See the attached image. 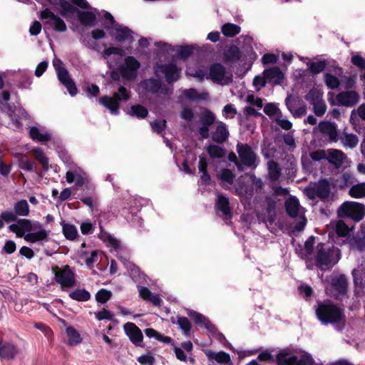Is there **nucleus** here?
I'll return each mask as SVG.
<instances>
[{"label": "nucleus", "mask_w": 365, "mask_h": 365, "mask_svg": "<svg viewBox=\"0 0 365 365\" xmlns=\"http://www.w3.org/2000/svg\"><path fill=\"white\" fill-rule=\"evenodd\" d=\"M316 315L324 324L340 325L341 328L344 327L346 317L344 310L330 300L318 302Z\"/></svg>", "instance_id": "1"}, {"label": "nucleus", "mask_w": 365, "mask_h": 365, "mask_svg": "<svg viewBox=\"0 0 365 365\" xmlns=\"http://www.w3.org/2000/svg\"><path fill=\"white\" fill-rule=\"evenodd\" d=\"M62 11H59V14L66 18L72 17L76 14L79 22L85 26H93L96 24V16L89 11H81L77 7L73 6L68 1H63L61 4Z\"/></svg>", "instance_id": "2"}, {"label": "nucleus", "mask_w": 365, "mask_h": 365, "mask_svg": "<svg viewBox=\"0 0 365 365\" xmlns=\"http://www.w3.org/2000/svg\"><path fill=\"white\" fill-rule=\"evenodd\" d=\"M337 216L340 218H349L354 222H360L365 216V205L357 202L346 201L339 207Z\"/></svg>", "instance_id": "3"}, {"label": "nucleus", "mask_w": 365, "mask_h": 365, "mask_svg": "<svg viewBox=\"0 0 365 365\" xmlns=\"http://www.w3.org/2000/svg\"><path fill=\"white\" fill-rule=\"evenodd\" d=\"M52 272L55 275L56 282L61 286L63 289L76 286V274L69 265L66 264L61 268L56 265L52 267Z\"/></svg>", "instance_id": "4"}, {"label": "nucleus", "mask_w": 365, "mask_h": 365, "mask_svg": "<svg viewBox=\"0 0 365 365\" xmlns=\"http://www.w3.org/2000/svg\"><path fill=\"white\" fill-rule=\"evenodd\" d=\"M325 244L320 242L317 246L316 265L322 270L332 267L335 264L334 262V251L329 248H324Z\"/></svg>", "instance_id": "5"}, {"label": "nucleus", "mask_w": 365, "mask_h": 365, "mask_svg": "<svg viewBox=\"0 0 365 365\" xmlns=\"http://www.w3.org/2000/svg\"><path fill=\"white\" fill-rule=\"evenodd\" d=\"M209 77L215 83L224 85L232 81V74L226 72L225 66L220 63H213L209 68Z\"/></svg>", "instance_id": "6"}, {"label": "nucleus", "mask_w": 365, "mask_h": 365, "mask_svg": "<svg viewBox=\"0 0 365 365\" xmlns=\"http://www.w3.org/2000/svg\"><path fill=\"white\" fill-rule=\"evenodd\" d=\"M39 18L44 21L45 25L49 26L56 32H65L67 30L65 21L48 8L41 11Z\"/></svg>", "instance_id": "7"}, {"label": "nucleus", "mask_w": 365, "mask_h": 365, "mask_svg": "<svg viewBox=\"0 0 365 365\" xmlns=\"http://www.w3.org/2000/svg\"><path fill=\"white\" fill-rule=\"evenodd\" d=\"M330 190V183L328 180L321 179L314 186L306 188L305 191L307 197L311 200L319 197L324 200L329 197Z\"/></svg>", "instance_id": "8"}, {"label": "nucleus", "mask_w": 365, "mask_h": 365, "mask_svg": "<svg viewBox=\"0 0 365 365\" xmlns=\"http://www.w3.org/2000/svg\"><path fill=\"white\" fill-rule=\"evenodd\" d=\"M330 285V292L334 299L341 300L346 295L348 282L344 274L332 278Z\"/></svg>", "instance_id": "9"}, {"label": "nucleus", "mask_w": 365, "mask_h": 365, "mask_svg": "<svg viewBox=\"0 0 365 365\" xmlns=\"http://www.w3.org/2000/svg\"><path fill=\"white\" fill-rule=\"evenodd\" d=\"M237 151L244 165L252 167L255 165L257 155L248 144L237 143Z\"/></svg>", "instance_id": "10"}, {"label": "nucleus", "mask_w": 365, "mask_h": 365, "mask_svg": "<svg viewBox=\"0 0 365 365\" xmlns=\"http://www.w3.org/2000/svg\"><path fill=\"white\" fill-rule=\"evenodd\" d=\"M215 209L218 214L221 212V216L224 221H230L232 218V209L230 206L229 198L222 194H219L215 204Z\"/></svg>", "instance_id": "11"}, {"label": "nucleus", "mask_w": 365, "mask_h": 365, "mask_svg": "<svg viewBox=\"0 0 365 365\" xmlns=\"http://www.w3.org/2000/svg\"><path fill=\"white\" fill-rule=\"evenodd\" d=\"M216 116L210 110L206 109L200 117L202 126L198 129V133L202 139L209 138V128L215 123Z\"/></svg>", "instance_id": "12"}, {"label": "nucleus", "mask_w": 365, "mask_h": 365, "mask_svg": "<svg viewBox=\"0 0 365 365\" xmlns=\"http://www.w3.org/2000/svg\"><path fill=\"white\" fill-rule=\"evenodd\" d=\"M158 68L165 75L168 83L172 84L180 79L181 69L175 63L160 64Z\"/></svg>", "instance_id": "13"}, {"label": "nucleus", "mask_w": 365, "mask_h": 365, "mask_svg": "<svg viewBox=\"0 0 365 365\" xmlns=\"http://www.w3.org/2000/svg\"><path fill=\"white\" fill-rule=\"evenodd\" d=\"M124 330L130 341L135 346L144 347L143 343V335L140 328L133 322H127L124 325Z\"/></svg>", "instance_id": "14"}, {"label": "nucleus", "mask_w": 365, "mask_h": 365, "mask_svg": "<svg viewBox=\"0 0 365 365\" xmlns=\"http://www.w3.org/2000/svg\"><path fill=\"white\" fill-rule=\"evenodd\" d=\"M336 99L340 106L353 107L359 103L360 96L355 91H345L338 93Z\"/></svg>", "instance_id": "15"}, {"label": "nucleus", "mask_w": 365, "mask_h": 365, "mask_svg": "<svg viewBox=\"0 0 365 365\" xmlns=\"http://www.w3.org/2000/svg\"><path fill=\"white\" fill-rule=\"evenodd\" d=\"M57 76L58 81L66 88L71 96L78 93V88L74 81L70 77L69 73L66 68H57Z\"/></svg>", "instance_id": "16"}, {"label": "nucleus", "mask_w": 365, "mask_h": 365, "mask_svg": "<svg viewBox=\"0 0 365 365\" xmlns=\"http://www.w3.org/2000/svg\"><path fill=\"white\" fill-rule=\"evenodd\" d=\"M187 314L199 327H205L210 332L217 331L216 327L204 315L192 309H187Z\"/></svg>", "instance_id": "17"}, {"label": "nucleus", "mask_w": 365, "mask_h": 365, "mask_svg": "<svg viewBox=\"0 0 365 365\" xmlns=\"http://www.w3.org/2000/svg\"><path fill=\"white\" fill-rule=\"evenodd\" d=\"M230 133L227 125L222 121L217 122L215 131L212 133V140L217 143H224L228 140Z\"/></svg>", "instance_id": "18"}, {"label": "nucleus", "mask_w": 365, "mask_h": 365, "mask_svg": "<svg viewBox=\"0 0 365 365\" xmlns=\"http://www.w3.org/2000/svg\"><path fill=\"white\" fill-rule=\"evenodd\" d=\"M242 53L240 48L236 45H230L223 52V61L225 63H235L242 58Z\"/></svg>", "instance_id": "19"}, {"label": "nucleus", "mask_w": 365, "mask_h": 365, "mask_svg": "<svg viewBox=\"0 0 365 365\" xmlns=\"http://www.w3.org/2000/svg\"><path fill=\"white\" fill-rule=\"evenodd\" d=\"M319 131L322 134L327 135L331 142H336L338 140L336 125L329 121H322L319 123Z\"/></svg>", "instance_id": "20"}, {"label": "nucleus", "mask_w": 365, "mask_h": 365, "mask_svg": "<svg viewBox=\"0 0 365 365\" xmlns=\"http://www.w3.org/2000/svg\"><path fill=\"white\" fill-rule=\"evenodd\" d=\"M141 86L146 91L152 94H156L160 90L163 93H166V89L162 88V82L158 79L150 78L144 80L141 82Z\"/></svg>", "instance_id": "21"}, {"label": "nucleus", "mask_w": 365, "mask_h": 365, "mask_svg": "<svg viewBox=\"0 0 365 365\" xmlns=\"http://www.w3.org/2000/svg\"><path fill=\"white\" fill-rule=\"evenodd\" d=\"M297 356L291 354L289 349H280L277 353L275 362L277 365H294Z\"/></svg>", "instance_id": "22"}, {"label": "nucleus", "mask_w": 365, "mask_h": 365, "mask_svg": "<svg viewBox=\"0 0 365 365\" xmlns=\"http://www.w3.org/2000/svg\"><path fill=\"white\" fill-rule=\"evenodd\" d=\"M17 352L18 349L13 343L0 340V358L4 359H14Z\"/></svg>", "instance_id": "23"}, {"label": "nucleus", "mask_w": 365, "mask_h": 365, "mask_svg": "<svg viewBox=\"0 0 365 365\" xmlns=\"http://www.w3.org/2000/svg\"><path fill=\"white\" fill-rule=\"evenodd\" d=\"M50 4H51L56 10L58 12L59 11H62V2L68 1L71 2V4L74 6H77L82 9H88L90 8L89 4L86 1V0H47Z\"/></svg>", "instance_id": "24"}, {"label": "nucleus", "mask_w": 365, "mask_h": 365, "mask_svg": "<svg viewBox=\"0 0 365 365\" xmlns=\"http://www.w3.org/2000/svg\"><path fill=\"white\" fill-rule=\"evenodd\" d=\"M284 207L287 215L292 218H295L299 215V202L298 199L292 196L287 199L284 202Z\"/></svg>", "instance_id": "25"}, {"label": "nucleus", "mask_w": 365, "mask_h": 365, "mask_svg": "<svg viewBox=\"0 0 365 365\" xmlns=\"http://www.w3.org/2000/svg\"><path fill=\"white\" fill-rule=\"evenodd\" d=\"M345 157V154L341 150L333 149L328 151L326 159L338 168L343 164Z\"/></svg>", "instance_id": "26"}, {"label": "nucleus", "mask_w": 365, "mask_h": 365, "mask_svg": "<svg viewBox=\"0 0 365 365\" xmlns=\"http://www.w3.org/2000/svg\"><path fill=\"white\" fill-rule=\"evenodd\" d=\"M354 283L362 290L365 294V268L361 265L352 271Z\"/></svg>", "instance_id": "27"}, {"label": "nucleus", "mask_w": 365, "mask_h": 365, "mask_svg": "<svg viewBox=\"0 0 365 365\" xmlns=\"http://www.w3.org/2000/svg\"><path fill=\"white\" fill-rule=\"evenodd\" d=\"M205 354L209 360H215L219 364H227L231 362L230 354L223 351L215 353L211 350H207Z\"/></svg>", "instance_id": "28"}, {"label": "nucleus", "mask_w": 365, "mask_h": 365, "mask_svg": "<svg viewBox=\"0 0 365 365\" xmlns=\"http://www.w3.org/2000/svg\"><path fill=\"white\" fill-rule=\"evenodd\" d=\"M99 103L108 109L112 114L119 113L120 106L118 103L109 96H103L99 99Z\"/></svg>", "instance_id": "29"}, {"label": "nucleus", "mask_w": 365, "mask_h": 365, "mask_svg": "<svg viewBox=\"0 0 365 365\" xmlns=\"http://www.w3.org/2000/svg\"><path fill=\"white\" fill-rule=\"evenodd\" d=\"M184 96L190 101L198 102L205 101L208 98V93L206 92L198 93L195 88H188L183 91Z\"/></svg>", "instance_id": "30"}, {"label": "nucleus", "mask_w": 365, "mask_h": 365, "mask_svg": "<svg viewBox=\"0 0 365 365\" xmlns=\"http://www.w3.org/2000/svg\"><path fill=\"white\" fill-rule=\"evenodd\" d=\"M31 152L35 159L41 164L43 170L44 172L48 171L51 168V165H49L48 158L46 156L43 150L40 148H36Z\"/></svg>", "instance_id": "31"}, {"label": "nucleus", "mask_w": 365, "mask_h": 365, "mask_svg": "<svg viewBox=\"0 0 365 365\" xmlns=\"http://www.w3.org/2000/svg\"><path fill=\"white\" fill-rule=\"evenodd\" d=\"M338 140H340L344 145L350 148L356 147L359 143V138L357 135L352 133H342L339 134Z\"/></svg>", "instance_id": "32"}, {"label": "nucleus", "mask_w": 365, "mask_h": 365, "mask_svg": "<svg viewBox=\"0 0 365 365\" xmlns=\"http://www.w3.org/2000/svg\"><path fill=\"white\" fill-rule=\"evenodd\" d=\"M263 74L267 80H274L275 83H279L284 78L283 73L277 66L264 70Z\"/></svg>", "instance_id": "33"}, {"label": "nucleus", "mask_w": 365, "mask_h": 365, "mask_svg": "<svg viewBox=\"0 0 365 365\" xmlns=\"http://www.w3.org/2000/svg\"><path fill=\"white\" fill-rule=\"evenodd\" d=\"M69 297L77 302H87L91 297V293L86 289H76L71 292L68 294Z\"/></svg>", "instance_id": "34"}, {"label": "nucleus", "mask_w": 365, "mask_h": 365, "mask_svg": "<svg viewBox=\"0 0 365 365\" xmlns=\"http://www.w3.org/2000/svg\"><path fill=\"white\" fill-rule=\"evenodd\" d=\"M19 166L23 170L34 172L38 174L39 176H41V174L39 173L36 168L35 163L31 161L26 155H23L19 158Z\"/></svg>", "instance_id": "35"}, {"label": "nucleus", "mask_w": 365, "mask_h": 365, "mask_svg": "<svg viewBox=\"0 0 365 365\" xmlns=\"http://www.w3.org/2000/svg\"><path fill=\"white\" fill-rule=\"evenodd\" d=\"M62 232L68 240H74L78 236V230L75 225L61 222Z\"/></svg>", "instance_id": "36"}, {"label": "nucleus", "mask_w": 365, "mask_h": 365, "mask_svg": "<svg viewBox=\"0 0 365 365\" xmlns=\"http://www.w3.org/2000/svg\"><path fill=\"white\" fill-rule=\"evenodd\" d=\"M116 35L115 39L118 42H124L132 38V31L128 27H121L118 26L115 27Z\"/></svg>", "instance_id": "37"}, {"label": "nucleus", "mask_w": 365, "mask_h": 365, "mask_svg": "<svg viewBox=\"0 0 365 365\" xmlns=\"http://www.w3.org/2000/svg\"><path fill=\"white\" fill-rule=\"evenodd\" d=\"M144 332L146 336L149 338H154L164 344H170L173 341V339L171 337L163 336L153 328H147L145 329Z\"/></svg>", "instance_id": "38"}, {"label": "nucleus", "mask_w": 365, "mask_h": 365, "mask_svg": "<svg viewBox=\"0 0 365 365\" xmlns=\"http://www.w3.org/2000/svg\"><path fill=\"white\" fill-rule=\"evenodd\" d=\"M221 31L225 36L234 37L240 33L241 28L237 24L226 23L222 25Z\"/></svg>", "instance_id": "39"}, {"label": "nucleus", "mask_w": 365, "mask_h": 365, "mask_svg": "<svg viewBox=\"0 0 365 365\" xmlns=\"http://www.w3.org/2000/svg\"><path fill=\"white\" fill-rule=\"evenodd\" d=\"M29 135L32 140L38 142H47L51 140V135L48 133H41L40 130L36 126L30 128Z\"/></svg>", "instance_id": "40"}, {"label": "nucleus", "mask_w": 365, "mask_h": 365, "mask_svg": "<svg viewBox=\"0 0 365 365\" xmlns=\"http://www.w3.org/2000/svg\"><path fill=\"white\" fill-rule=\"evenodd\" d=\"M14 210L17 216L26 217L29 214V205L26 200H21L16 202Z\"/></svg>", "instance_id": "41"}, {"label": "nucleus", "mask_w": 365, "mask_h": 365, "mask_svg": "<svg viewBox=\"0 0 365 365\" xmlns=\"http://www.w3.org/2000/svg\"><path fill=\"white\" fill-rule=\"evenodd\" d=\"M66 331L68 337V345L74 346L81 343L82 339L80 334L73 327H68Z\"/></svg>", "instance_id": "42"}, {"label": "nucleus", "mask_w": 365, "mask_h": 365, "mask_svg": "<svg viewBox=\"0 0 365 365\" xmlns=\"http://www.w3.org/2000/svg\"><path fill=\"white\" fill-rule=\"evenodd\" d=\"M48 236V232L45 230H41L35 232H30L24 236V239L31 242H36L38 241H42L47 240Z\"/></svg>", "instance_id": "43"}, {"label": "nucleus", "mask_w": 365, "mask_h": 365, "mask_svg": "<svg viewBox=\"0 0 365 365\" xmlns=\"http://www.w3.org/2000/svg\"><path fill=\"white\" fill-rule=\"evenodd\" d=\"M110 98L118 102L120 106L121 101H127L130 98V94L125 87L120 86L118 88V92H114Z\"/></svg>", "instance_id": "44"}, {"label": "nucleus", "mask_w": 365, "mask_h": 365, "mask_svg": "<svg viewBox=\"0 0 365 365\" xmlns=\"http://www.w3.org/2000/svg\"><path fill=\"white\" fill-rule=\"evenodd\" d=\"M80 200L86 206H88L91 210H93L95 207V202L97 200V197L94 192V190H89L88 194H82L79 197Z\"/></svg>", "instance_id": "45"}, {"label": "nucleus", "mask_w": 365, "mask_h": 365, "mask_svg": "<svg viewBox=\"0 0 365 365\" xmlns=\"http://www.w3.org/2000/svg\"><path fill=\"white\" fill-rule=\"evenodd\" d=\"M307 66L309 71L313 75H317L324 71L327 66V61L323 59L318 61H313L307 63Z\"/></svg>", "instance_id": "46"}, {"label": "nucleus", "mask_w": 365, "mask_h": 365, "mask_svg": "<svg viewBox=\"0 0 365 365\" xmlns=\"http://www.w3.org/2000/svg\"><path fill=\"white\" fill-rule=\"evenodd\" d=\"M349 194L354 198H362L365 197V182L357 183L351 186Z\"/></svg>", "instance_id": "47"}, {"label": "nucleus", "mask_w": 365, "mask_h": 365, "mask_svg": "<svg viewBox=\"0 0 365 365\" xmlns=\"http://www.w3.org/2000/svg\"><path fill=\"white\" fill-rule=\"evenodd\" d=\"M128 114L131 116H135L138 118H145L148 115V110L145 106L137 104L130 107Z\"/></svg>", "instance_id": "48"}, {"label": "nucleus", "mask_w": 365, "mask_h": 365, "mask_svg": "<svg viewBox=\"0 0 365 365\" xmlns=\"http://www.w3.org/2000/svg\"><path fill=\"white\" fill-rule=\"evenodd\" d=\"M324 81L327 88L331 90L339 88L341 83L339 79L336 76L328 73L324 74Z\"/></svg>", "instance_id": "49"}, {"label": "nucleus", "mask_w": 365, "mask_h": 365, "mask_svg": "<svg viewBox=\"0 0 365 365\" xmlns=\"http://www.w3.org/2000/svg\"><path fill=\"white\" fill-rule=\"evenodd\" d=\"M207 152L211 158H221L225 154L224 148L217 145H208Z\"/></svg>", "instance_id": "50"}, {"label": "nucleus", "mask_w": 365, "mask_h": 365, "mask_svg": "<svg viewBox=\"0 0 365 365\" xmlns=\"http://www.w3.org/2000/svg\"><path fill=\"white\" fill-rule=\"evenodd\" d=\"M304 99L310 104H313L322 99V93L317 88H312L304 96Z\"/></svg>", "instance_id": "51"}, {"label": "nucleus", "mask_w": 365, "mask_h": 365, "mask_svg": "<svg viewBox=\"0 0 365 365\" xmlns=\"http://www.w3.org/2000/svg\"><path fill=\"white\" fill-rule=\"evenodd\" d=\"M351 245L354 248H356L360 252L365 251V235H356L351 240Z\"/></svg>", "instance_id": "52"}, {"label": "nucleus", "mask_w": 365, "mask_h": 365, "mask_svg": "<svg viewBox=\"0 0 365 365\" xmlns=\"http://www.w3.org/2000/svg\"><path fill=\"white\" fill-rule=\"evenodd\" d=\"M269 174L271 179L275 180H277L281 173V169L279 164L274 160H269L267 163Z\"/></svg>", "instance_id": "53"}, {"label": "nucleus", "mask_w": 365, "mask_h": 365, "mask_svg": "<svg viewBox=\"0 0 365 365\" xmlns=\"http://www.w3.org/2000/svg\"><path fill=\"white\" fill-rule=\"evenodd\" d=\"M294 365H315V361L311 354L304 351L299 358L297 356Z\"/></svg>", "instance_id": "54"}, {"label": "nucleus", "mask_w": 365, "mask_h": 365, "mask_svg": "<svg viewBox=\"0 0 365 365\" xmlns=\"http://www.w3.org/2000/svg\"><path fill=\"white\" fill-rule=\"evenodd\" d=\"M178 324L185 335H190L191 331V323L185 317H178Z\"/></svg>", "instance_id": "55"}, {"label": "nucleus", "mask_w": 365, "mask_h": 365, "mask_svg": "<svg viewBox=\"0 0 365 365\" xmlns=\"http://www.w3.org/2000/svg\"><path fill=\"white\" fill-rule=\"evenodd\" d=\"M193 51L194 47L192 45L180 46L178 50V56L179 58L185 60L193 53Z\"/></svg>", "instance_id": "56"}, {"label": "nucleus", "mask_w": 365, "mask_h": 365, "mask_svg": "<svg viewBox=\"0 0 365 365\" xmlns=\"http://www.w3.org/2000/svg\"><path fill=\"white\" fill-rule=\"evenodd\" d=\"M335 232L339 237H346L349 234V228L343 220H339L336 224Z\"/></svg>", "instance_id": "57"}, {"label": "nucleus", "mask_w": 365, "mask_h": 365, "mask_svg": "<svg viewBox=\"0 0 365 365\" xmlns=\"http://www.w3.org/2000/svg\"><path fill=\"white\" fill-rule=\"evenodd\" d=\"M112 293L110 291L101 289L96 293V299L98 303L105 304L110 299Z\"/></svg>", "instance_id": "58"}, {"label": "nucleus", "mask_w": 365, "mask_h": 365, "mask_svg": "<svg viewBox=\"0 0 365 365\" xmlns=\"http://www.w3.org/2000/svg\"><path fill=\"white\" fill-rule=\"evenodd\" d=\"M312 105L314 113L317 116L321 117L325 113L327 110V106L322 99L313 103Z\"/></svg>", "instance_id": "59"}, {"label": "nucleus", "mask_w": 365, "mask_h": 365, "mask_svg": "<svg viewBox=\"0 0 365 365\" xmlns=\"http://www.w3.org/2000/svg\"><path fill=\"white\" fill-rule=\"evenodd\" d=\"M356 80V75H353L351 76H344L341 80V83L343 87L349 91L355 87Z\"/></svg>", "instance_id": "60"}, {"label": "nucleus", "mask_w": 365, "mask_h": 365, "mask_svg": "<svg viewBox=\"0 0 365 365\" xmlns=\"http://www.w3.org/2000/svg\"><path fill=\"white\" fill-rule=\"evenodd\" d=\"M235 178V175L230 169L225 168L221 172L220 179L230 185H232L234 183Z\"/></svg>", "instance_id": "61"}, {"label": "nucleus", "mask_w": 365, "mask_h": 365, "mask_svg": "<svg viewBox=\"0 0 365 365\" xmlns=\"http://www.w3.org/2000/svg\"><path fill=\"white\" fill-rule=\"evenodd\" d=\"M125 66L130 68V70L135 71L137 72V70L140 68V62L135 59L133 56H127L125 58Z\"/></svg>", "instance_id": "62"}, {"label": "nucleus", "mask_w": 365, "mask_h": 365, "mask_svg": "<svg viewBox=\"0 0 365 365\" xmlns=\"http://www.w3.org/2000/svg\"><path fill=\"white\" fill-rule=\"evenodd\" d=\"M137 360L141 365H153L155 361V357L150 352L140 356Z\"/></svg>", "instance_id": "63"}, {"label": "nucleus", "mask_w": 365, "mask_h": 365, "mask_svg": "<svg viewBox=\"0 0 365 365\" xmlns=\"http://www.w3.org/2000/svg\"><path fill=\"white\" fill-rule=\"evenodd\" d=\"M351 63L360 70H365V59L359 54L351 56Z\"/></svg>", "instance_id": "64"}]
</instances>
